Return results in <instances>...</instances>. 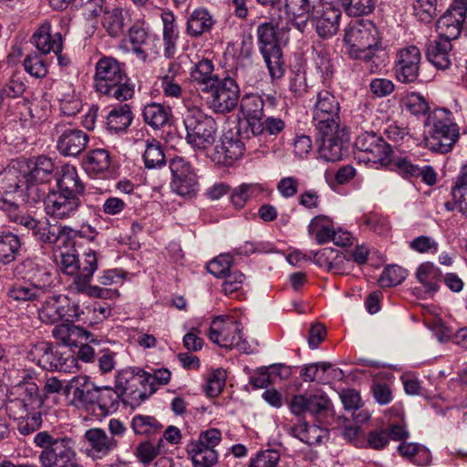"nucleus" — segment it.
Here are the masks:
<instances>
[{"instance_id":"18","label":"nucleus","mask_w":467,"mask_h":467,"mask_svg":"<svg viewBox=\"0 0 467 467\" xmlns=\"http://www.w3.org/2000/svg\"><path fill=\"white\" fill-rule=\"evenodd\" d=\"M264 106V100L259 95L245 94L241 99V111L246 119L247 128L254 136L260 135L265 130Z\"/></svg>"},{"instance_id":"20","label":"nucleus","mask_w":467,"mask_h":467,"mask_svg":"<svg viewBox=\"0 0 467 467\" xmlns=\"http://www.w3.org/2000/svg\"><path fill=\"white\" fill-rule=\"evenodd\" d=\"M216 22L214 16L208 8H195L186 17L185 34L191 38H201L211 34Z\"/></svg>"},{"instance_id":"49","label":"nucleus","mask_w":467,"mask_h":467,"mask_svg":"<svg viewBox=\"0 0 467 467\" xmlns=\"http://www.w3.org/2000/svg\"><path fill=\"white\" fill-rule=\"evenodd\" d=\"M38 355L37 364L46 370L55 371L58 368V357L53 351L52 344L41 342L36 347Z\"/></svg>"},{"instance_id":"8","label":"nucleus","mask_w":467,"mask_h":467,"mask_svg":"<svg viewBox=\"0 0 467 467\" xmlns=\"http://www.w3.org/2000/svg\"><path fill=\"white\" fill-rule=\"evenodd\" d=\"M340 104L329 90L323 89L317 94L313 107V124L318 132L330 134L339 127Z\"/></svg>"},{"instance_id":"44","label":"nucleus","mask_w":467,"mask_h":467,"mask_svg":"<svg viewBox=\"0 0 467 467\" xmlns=\"http://www.w3.org/2000/svg\"><path fill=\"white\" fill-rule=\"evenodd\" d=\"M50 32L51 25L48 21H45L33 34L31 37V43L42 54H48L51 50H53L54 53L57 55L58 52L54 49L55 41L52 39Z\"/></svg>"},{"instance_id":"62","label":"nucleus","mask_w":467,"mask_h":467,"mask_svg":"<svg viewBox=\"0 0 467 467\" xmlns=\"http://www.w3.org/2000/svg\"><path fill=\"white\" fill-rule=\"evenodd\" d=\"M25 70L36 78H43L47 75V66L42 57L36 54L28 55L24 60Z\"/></svg>"},{"instance_id":"48","label":"nucleus","mask_w":467,"mask_h":467,"mask_svg":"<svg viewBox=\"0 0 467 467\" xmlns=\"http://www.w3.org/2000/svg\"><path fill=\"white\" fill-rule=\"evenodd\" d=\"M171 186L174 192L183 197L194 196L199 187L195 173L172 179Z\"/></svg>"},{"instance_id":"36","label":"nucleus","mask_w":467,"mask_h":467,"mask_svg":"<svg viewBox=\"0 0 467 467\" xmlns=\"http://www.w3.org/2000/svg\"><path fill=\"white\" fill-rule=\"evenodd\" d=\"M308 234L314 235L317 244H324L331 241L335 232L330 218L327 215H317L307 226Z\"/></svg>"},{"instance_id":"39","label":"nucleus","mask_w":467,"mask_h":467,"mask_svg":"<svg viewBox=\"0 0 467 467\" xmlns=\"http://www.w3.org/2000/svg\"><path fill=\"white\" fill-rule=\"evenodd\" d=\"M121 395L118 390L110 387L100 388L99 400L96 411L98 416H107L115 412L119 408V402Z\"/></svg>"},{"instance_id":"51","label":"nucleus","mask_w":467,"mask_h":467,"mask_svg":"<svg viewBox=\"0 0 467 467\" xmlns=\"http://www.w3.org/2000/svg\"><path fill=\"white\" fill-rule=\"evenodd\" d=\"M139 373H141L143 386L149 385L150 394L155 393L158 386L168 384L171 376V371L164 368L154 369L152 374L143 369H139Z\"/></svg>"},{"instance_id":"2","label":"nucleus","mask_w":467,"mask_h":467,"mask_svg":"<svg viewBox=\"0 0 467 467\" xmlns=\"http://www.w3.org/2000/svg\"><path fill=\"white\" fill-rule=\"evenodd\" d=\"M30 169L26 158L13 160L0 172V192L4 194H15L16 201L24 203H36L43 193L37 184L28 178Z\"/></svg>"},{"instance_id":"13","label":"nucleus","mask_w":467,"mask_h":467,"mask_svg":"<svg viewBox=\"0 0 467 467\" xmlns=\"http://www.w3.org/2000/svg\"><path fill=\"white\" fill-rule=\"evenodd\" d=\"M44 207L47 213V223L38 227L34 235L42 243L43 248L53 252V261L57 263L56 244L58 241V195L55 189H50L44 199Z\"/></svg>"},{"instance_id":"14","label":"nucleus","mask_w":467,"mask_h":467,"mask_svg":"<svg viewBox=\"0 0 467 467\" xmlns=\"http://www.w3.org/2000/svg\"><path fill=\"white\" fill-rule=\"evenodd\" d=\"M344 42L348 50L358 48H379L380 37L375 24L370 20L359 19L348 24L345 29Z\"/></svg>"},{"instance_id":"6","label":"nucleus","mask_w":467,"mask_h":467,"mask_svg":"<svg viewBox=\"0 0 467 467\" xmlns=\"http://www.w3.org/2000/svg\"><path fill=\"white\" fill-rule=\"evenodd\" d=\"M209 339L221 348H237L240 352L249 354L251 346L243 338L242 324L231 317H215L209 327Z\"/></svg>"},{"instance_id":"61","label":"nucleus","mask_w":467,"mask_h":467,"mask_svg":"<svg viewBox=\"0 0 467 467\" xmlns=\"http://www.w3.org/2000/svg\"><path fill=\"white\" fill-rule=\"evenodd\" d=\"M365 446L362 448H369L373 450H382L389 442L387 431L383 428L370 431L366 438H364Z\"/></svg>"},{"instance_id":"38","label":"nucleus","mask_w":467,"mask_h":467,"mask_svg":"<svg viewBox=\"0 0 467 467\" xmlns=\"http://www.w3.org/2000/svg\"><path fill=\"white\" fill-rule=\"evenodd\" d=\"M147 169H161L166 165V157L161 143L156 139L147 140L142 155Z\"/></svg>"},{"instance_id":"37","label":"nucleus","mask_w":467,"mask_h":467,"mask_svg":"<svg viewBox=\"0 0 467 467\" xmlns=\"http://www.w3.org/2000/svg\"><path fill=\"white\" fill-rule=\"evenodd\" d=\"M416 277L424 285L427 292L435 293L439 289L441 272L432 263L425 262L417 268Z\"/></svg>"},{"instance_id":"56","label":"nucleus","mask_w":467,"mask_h":467,"mask_svg":"<svg viewBox=\"0 0 467 467\" xmlns=\"http://www.w3.org/2000/svg\"><path fill=\"white\" fill-rule=\"evenodd\" d=\"M336 420L338 426L343 427L342 435L346 441L353 442L356 447L362 448L365 446L364 439L360 438V428L358 426H352L349 419L344 416H338Z\"/></svg>"},{"instance_id":"60","label":"nucleus","mask_w":467,"mask_h":467,"mask_svg":"<svg viewBox=\"0 0 467 467\" xmlns=\"http://www.w3.org/2000/svg\"><path fill=\"white\" fill-rule=\"evenodd\" d=\"M319 431V428L316 425H308L306 422H301L294 425L290 430V433L302 442L313 445L317 443L318 437H310V433L317 432Z\"/></svg>"},{"instance_id":"40","label":"nucleus","mask_w":467,"mask_h":467,"mask_svg":"<svg viewBox=\"0 0 467 467\" xmlns=\"http://www.w3.org/2000/svg\"><path fill=\"white\" fill-rule=\"evenodd\" d=\"M130 427L136 435L151 436L159 433L163 425L153 416L137 414L130 422Z\"/></svg>"},{"instance_id":"26","label":"nucleus","mask_w":467,"mask_h":467,"mask_svg":"<svg viewBox=\"0 0 467 467\" xmlns=\"http://www.w3.org/2000/svg\"><path fill=\"white\" fill-rule=\"evenodd\" d=\"M35 444L42 449L39 461L42 467H58V440L47 431L38 432L34 439Z\"/></svg>"},{"instance_id":"54","label":"nucleus","mask_w":467,"mask_h":467,"mask_svg":"<svg viewBox=\"0 0 467 467\" xmlns=\"http://www.w3.org/2000/svg\"><path fill=\"white\" fill-rule=\"evenodd\" d=\"M341 2L349 16H361L374 11L377 0H342Z\"/></svg>"},{"instance_id":"43","label":"nucleus","mask_w":467,"mask_h":467,"mask_svg":"<svg viewBox=\"0 0 467 467\" xmlns=\"http://www.w3.org/2000/svg\"><path fill=\"white\" fill-rule=\"evenodd\" d=\"M6 295L16 302L34 301L37 298V287L27 282H15L8 285Z\"/></svg>"},{"instance_id":"7","label":"nucleus","mask_w":467,"mask_h":467,"mask_svg":"<svg viewBox=\"0 0 467 467\" xmlns=\"http://www.w3.org/2000/svg\"><path fill=\"white\" fill-rule=\"evenodd\" d=\"M75 249L64 252L60 249V272L74 276V284L78 291H83L98 268L96 253L89 250L85 254L84 263L80 264Z\"/></svg>"},{"instance_id":"42","label":"nucleus","mask_w":467,"mask_h":467,"mask_svg":"<svg viewBox=\"0 0 467 467\" xmlns=\"http://www.w3.org/2000/svg\"><path fill=\"white\" fill-rule=\"evenodd\" d=\"M263 192V187L258 183H242L235 187L230 196L231 202L235 209H242L252 198Z\"/></svg>"},{"instance_id":"21","label":"nucleus","mask_w":467,"mask_h":467,"mask_svg":"<svg viewBox=\"0 0 467 467\" xmlns=\"http://www.w3.org/2000/svg\"><path fill=\"white\" fill-rule=\"evenodd\" d=\"M129 40L132 46L133 52L143 60L147 59L149 53H158L159 36L155 34H150L142 26L133 25L129 29Z\"/></svg>"},{"instance_id":"57","label":"nucleus","mask_w":467,"mask_h":467,"mask_svg":"<svg viewBox=\"0 0 467 467\" xmlns=\"http://www.w3.org/2000/svg\"><path fill=\"white\" fill-rule=\"evenodd\" d=\"M280 453L275 450L260 451L253 458L248 467H281Z\"/></svg>"},{"instance_id":"27","label":"nucleus","mask_w":467,"mask_h":467,"mask_svg":"<svg viewBox=\"0 0 467 467\" xmlns=\"http://www.w3.org/2000/svg\"><path fill=\"white\" fill-rule=\"evenodd\" d=\"M88 135L77 129H67L60 135V154L68 157H77L87 146Z\"/></svg>"},{"instance_id":"64","label":"nucleus","mask_w":467,"mask_h":467,"mask_svg":"<svg viewBox=\"0 0 467 467\" xmlns=\"http://www.w3.org/2000/svg\"><path fill=\"white\" fill-rule=\"evenodd\" d=\"M232 258L229 254H220L210 261L207 265V270L216 277H223L230 271Z\"/></svg>"},{"instance_id":"23","label":"nucleus","mask_w":467,"mask_h":467,"mask_svg":"<svg viewBox=\"0 0 467 467\" xmlns=\"http://www.w3.org/2000/svg\"><path fill=\"white\" fill-rule=\"evenodd\" d=\"M451 41L438 36L427 43L426 57L438 69H446L451 65Z\"/></svg>"},{"instance_id":"35","label":"nucleus","mask_w":467,"mask_h":467,"mask_svg":"<svg viewBox=\"0 0 467 467\" xmlns=\"http://www.w3.org/2000/svg\"><path fill=\"white\" fill-rule=\"evenodd\" d=\"M110 154L105 149H95L89 150L85 157L83 166L89 175H99L109 168Z\"/></svg>"},{"instance_id":"10","label":"nucleus","mask_w":467,"mask_h":467,"mask_svg":"<svg viewBox=\"0 0 467 467\" xmlns=\"http://www.w3.org/2000/svg\"><path fill=\"white\" fill-rule=\"evenodd\" d=\"M341 10L332 2L314 1L307 14V20L315 27L320 38L327 39L335 36L339 28Z\"/></svg>"},{"instance_id":"9","label":"nucleus","mask_w":467,"mask_h":467,"mask_svg":"<svg viewBox=\"0 0 467 467\" xmlns=\"http://www.w3.org/2000/svg\"><path fill=\"white\" fill-rule=\"evenodd\" d=\"M202 93L206 95L209 108L219 114L233 111L236 108L240 98L239 86L231 77L219 78Z\"/></svg>"},{"instance_id":"19","label":"nucleus","mask_w":467,"mask_h":467,"mask_svg":"<svg viewBox=\"0 0 467 467\" xmlns=\"http://www.w3.org/2000/svg\"><path fill=\"white\" fill-rule=\"evenodd\" d=\"M244 150L245 145L242 140L241 133L229 130L223 134L221 143L215 146L214 159L218 162L231 165L244 155Z\"/></svg>"},{"instance_id":"34","label":"nucleus","mask_w":467,"mask_h":467,"mask_svg":"<svg viewBox=\"0 0 467 467\" xmlns=\"http://www.w3.org/2000/svg\"><path fill=\"white\" fill-rule=\"evenodd\" d=\"M27 164L30 169L28 178L36 184L37 182H48L54 172V163L50 158L47 156H39L36 160L27 159Z\"/></svg>"},{"instance_id":"16","label":"nucleus","mask_w":467,"mask_h":467,"mask_svg":"<svg viewBox=\"0 0 467 467\" xmlns=\"http://www.w3.org/2000/svg\"><path fill=\"white\" fill-rule=\"evenodd\" d=\"M420 60L421 53L416 46L400 49L395 64L397 79L401 83L415 82L419 77Z\"/></svg>"},{"instance_id":"30","label":"nucleus","mask_w":467,"mask_h":467,"mask_svg":"<svg viewBox=\"0 0 467 467\" xmlns=\"http://www.w3.org/2000/svg\"><path fill=\"white\" fill-rule=\"evenodd\" d=\"M133 119V113L130 105L122 104L112 109L106 121L107 130L112 133L126 132Z\"/></svg>"},{"instance_id":"31","label":"nucleus","mask_w":467,"mask_h":467,"mask_svg":"<svg viewBox=\"0 0 467 467\" xmlns=\"http://www.w3.org/2000/svg\"><path fill=\"white\" fill-rule=\"evenodd\" d=\"M214 67L212 60L202 58L192 67L190 75L193 82L198 85L200 91L205 92L212 83L216 82L220 78L213 75Z\"/></svg>"},{"instance_id":"22","label":"nucleus","mask_w":467,"mask_h":467,"mask_svg":"<svg viewBox=\"0 0 467 467\" xmlns=\"http://www.w3.org/2000/svg\"><path fill=\"white\" fill-rule=\"evenodd\" d=\"M83 312L80 310L79 306L77 302L72 301L68 296L60 297V335L62 334V327H69V323H73L78 320L80 314ZM71 333L67 337L60 336V344L65 346L74 345L78 347L76 341L71 338L73 335L80 336L85 335L86 331L79 327H74L69 328Z\"/></svg>"},{"instance_id":"3","label":"nucleus","mask_w":467,"mask_h":467,"mask_svg":"<svg viewBox=\"0 0 467 467\" xmlns=\"http://www.w3.org/2000/svg\"><path fill=\"white\" fill-rule=\"evenodd\" d=\"M289 27H280L273 21L261 23L256 28L257 43L261 55L273 78H281L285 72L281 41Z\"/></svg>"},{"instance_id":"47","label":"nucleus","mask_w":467,"mask_h":467,"mask_svg":"<svg viewBox=\"0 0 467 467\" xmlns=\"http://www.w3.org/2000/svg\"><path fill=\"white\" fill-rule=\"evenodd\" d=\"M451 195L459 211L467 216V163L462 167L461 175L451 188Z\"/></svg>"},{"instance_id":"29","label":"nucleus","mask_w":467,"mask_h":467,"mask_svg":"<svg viewBox=\"0 0 467 467\" xmlns=\"http://www.w3.org/2000/svg\"><path fill=\"white\" fill-rule=\"evenodd\" d=\"M88 378L74 376L72 379H60V390L63 391L67 402L69 405L78 407L83 403L84 390L88 387Z\"/></svg>"},{"instance_id":"63","label":"nucleus","mask_w":467,"mask_h":467,"mask_svg":"<svg viewBox=\"0 0 467 467\" xmlns=\"http://www.w3.org/2000/svg\"><path fill=\"white\" fill-rule=\"evenodd\" d=\"M42 419L41 414L39 412H35L31 415L27 414L26 416L20 415V420L17 424L18 431L23 435H28L36 430H38L41 426Z\"/></svg>"},{"instance_id":"50","label":"nucleus","mask_w":467,"mask_h":467,"mask_svg":"<svg viewBox=\"0 0 467 467\" xmlns=\"http://www.w3.org/2000/svg\"><path fill=\"white\" fill-rule=\"evenodd\" d=\"M406 276V269L397 265H392L384 268L378 282L381 287H391L401 284Z\"/></svg>"},{"instance_id":"4","label":"nucleus","mask_w":467,"mask_h":467,"mask_svg":"<svg viewBox=\"0 0 467 467\" xmlns=\"http://www.w3.org/2000/svg\"><path fill=\"white\" fill-rule=\"evenodd\" d=\"M451 115V112L444 108H437L428 115L425 124L430 130L426 145L431 151L447 153L458 140L459 128L453 122Z\"/></svg>"},{"instance_id":"58","label":"nucleus","mask_w":467,"mask_h":467,"mask_svg":"<svg viewBox=\"0 0 467 467\" xmlns=\"http://www.w3.org/2000/svg\"><path fill=\"white\" fill-rule=\"evenodd\" d=\"M222 290L226 296H232L238 292L244 281V275L238 270L229 271L223 276Z\"/></svg>"},{"instance_id":"53","label":"nucleus","mask_w":467,"mask_h":467,"mask_svg":"<svg viewBox=\"0 0 467 467\" xmlns=\"http://www.w3.org/2000/svg\"><path fill=\"white\" fill-rule=\"evenodd\" d=\"M161 443L162 439L156 445L150 441H141L137 445L134 455L140 463L149 465L160 454Z\"/></svg>"},{"instance_id":"15","label":"nucleus","mask_w":467,"mask_h":467,"mask_svg":"<svg viewBox=\"0 0 467 467\" xmlns=\"http://www.w3.org/2000/svg\"><path fill=\"white\" fill-rule=\"evenodd\" d=\"M293 414L300 416L306 411L318 419L326 420L327 425H333L328 420H334V411L330 400L325 395H295L289 404Z\"/></svg>"},{"instance_id":"33","label":"nucleus","mask_w":467,"mask_h":467,"mask_svg":"<svg viewBox=\"0 0 467 467\" xmlns=\"http://www.w3.org/2000/svg\"><path fill=\"white\" fill-rule=\"evenodd\" d=\"M128 12L121 7H114L104 12L102 26L111 37L120 36L124 32Z\"/></svg>"},{"instance_id":"5","label":"nucleus","mask_w":467,"mask_h":467,"mask_svg":"<svg viewBox=\"0 0 467 467\" xmlns=\"http://www.w3.org/2000/svg\"><path fill=\"white\" fill-rule=\"evenodd\" d=\"M186 130V141L194 149L206 150L217 138L215 119L200 109H191L183 119Z\"/></svg>"},{"instance_id":"24","label":"nucleus","mask_w":467,"mask_h":467,"mask_svg":"<svg viewBox=\"0 0 467 467\" xmlns=\"http://www.w3.org/2000/svg\"><path fill=\"white\" fill-rule=\"evenodd\" d=\"M466 15L452 10V6L450 5L437 21L438 36L450 41L457 39L461 35Z\"/></svg>"},{"instance_id":"55","label":"nucleus","mask_w":467,"mask_h":467,"mask_svg":"<svg viewBox=\"0 0 467 467\" xmlns=\"http://www.w3.org/2000/svg\"><path fill=\"white\" fill-rule=\"evenodd\" d=\"M75 441L68 437H60V467L81 466L76 458Z\"/></svg>"},{"instance_id":"41","label":"nucleus","mask_w":467,"mask_h":467,"mask_svg":"<svg viewBox=\"0 0 467 467\" xmlns=\"http://www.w3.org/2000/svg\"><path fill=\"white\" fill-rule=\"evenodd\" d=\"M187 451L192 457L193 467H212L218 460V453L214 449L201 445L188 444Z\"/></svg>"},{"instance_id":"1","label":"nucleus","mask_w":467,"mask_h":467,"mask_svg":"<svg viewBox=\"0 0 467 467\" xmlns=\"http://www.w3.org/2000/svg\"><path fill=\"white\" fill-rule=\"evenodd\" d=\"M93 86L99 95L119 102L130 99L135 84L128 76L126 65L111 56H102L95 65Z\"/></svg>"},{"instance_id":"45","label":"nucleus","mask_w":467,"mask_h":467,"mask_svg":"<svg viewBox=\"0 0 467 467\" xmlns=\"http://www.w3.org/2000/svg\"><path fill=\"white\" fill-rule=\"evenodd\" d=\"M140 368H129L119 371L116 375L115 389L122 396L127 391H130L137 384L143 386L141 373Z\"/></svg>"},{"instance_id":"11","label":"nucleus","mask_w":467,"mask_h":467,"mask_svg":"<svg viewBox=\"0 0 467 467\" xmlns=\"http://www.w3.org/2000/svg\"><path fill=\"white\" fill-rule=\"evenodd\" d=\"M81 183L73 165L63 164L60 167V219L74 215L80 204L78 194L83 192Z\"/></svg>"},{"instance_id":"17","label":"nucleus","mask_w":467,"mask_h":467,"mask_svg":"<svg viewBox=\"0 0 467 467\" xmlns=\"http://www.w3.org/2000/svg\"><path fill=\"white\" fill-rule=\"evenodd\" d=\"M317 140L321 141L318 148L320 157L326 161L335 162L340 161L347 151V143L348 141V134L345 128L332 131L330 134L317 131Z\"/></svg>"},{"instance_id":"12","label":"nucleus","mask_w":467,"mask_h":467,"mask_svg":"<svg viewBox=\"0 0 467 467\" xmlns=\"http://www.w3.org/2000/svg\"><path fill=\"white\" fill-rule=\"evenodd\" d=\"M355 147L364 153L358 157L359 161L366 163L389 166L392 162V148L385 140L374 131L360 133L355 140Z\"/></svg>"},{"instance_id":"59","label":"nucleus","mask_w":467,"mask_h":467,"mask_svg":"<svg viewBox=\"0 0 467 467\" xmlns=\"http://www.w3.org/2000/svg\"><path fill=\"white\" fill-rule=\"evenodd\" d=\"M60 99V115L75 116L81 109V100L75 95L74 89L62 94Z\"/></svg>"},{"instance_id":"52","label":"nucleus","mask_w":467,"mask_h":467,"mask_svg":"<svg viewBox=\"0 0 467 467\" xmlns=\"http://www.w3.org/2000/svg\"><path fill=\"white\" fill-rule=\"evenodd\" d=\"M415 16L423 23H431L439 13L438 0H415L413 4Z\"/></svg>"},{"instance_id":"46","label":"nucleus","mask_w":467,"mask_h":467,"mask_svg":"<svg viewBox=\"0 0 467 467\" xmlns=\"http://www.w3.org/2000/svg\"><path fill=\"white\" fill-rule=\"evenodd\" d=\"M39 318L42 322L54 325L52 335L58 337V296H52L45 301L39 310Z\"/></svg>"},{"instance_id":"28","label":"nucleus","mask_w":467,"mask_h":467,"mask_svg":"<svg viewBox=\"0 0 467 467\" xmlns=\"http://www.w3.org/2000/svg\"><path fill=\"white\" fill-rule=\"evenodd\" d=\"M172 117V111L169 106L156 102L145 105L142 109L144 122L154 130H160L166 125H170Z\"/></svg>"},{"instance_id":"25","label":"nucleus","mask_w":467,"mask_h":467,"mask_svg":"<svg viewBox=\"0 0 467 467\" xmlns=\"http://www.w3.org/2000/svg\"><path fill=\"white\" fill-rule=\"evenodd\" d=\"M85 439L93 456L97 458L108 455L118 445V441L113 437H109L104 430L99 428L88 429L85 432Z\"/></svg>"},{"instance_id":"32","label":"nucleus","mask_w":467,"mask_h":467,"mask_svg":"<svg viewBox=\"0 0 467 467\" xmlns=\"http://www.w3.org/2000/svg\"><path fill=\"white\" fill-rule=\"evenodd\" d=\"M20 238L9 230H0V264L14 262L21 250Z\"/></svg>"}]
</instances>
